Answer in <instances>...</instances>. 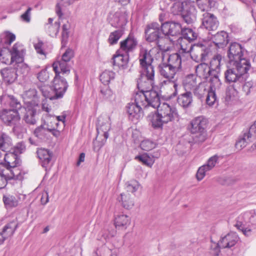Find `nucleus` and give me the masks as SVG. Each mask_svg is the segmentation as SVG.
I'll use <instances>...</instances> for the list:
<instances>
[{
	"instance_id": "obj_1",
	"label": "nucleus",
	"mask_w": 256,
	"mask_h": 256,
	"mask_svg": "<svg viewBox=\"0 0 256 256\" xmlns=\"http://www.w3.org/2000/svg\"><path fill=\"white\" fill-rule=\"evenodd\" d=\"M137 100H141L144 108L152 106L156 108V112L149 116L152 126L155 128H160L164 124L178 118L176 108L166 102H160V94L154 90L142 91L136 93Z\"/></svg>"
},
{
	"instance_id": "obj_2",
	"label": "nucleus",
	"mask_w": 256,
	"mask_h": 256,
	"mask_svg": "<svg viewBox=\"0 0 256 256\" xmlns=\"http://www.w3.org/2000/svg\"><path fill=\"white\" fill-rule=\"evenodd\" d=\"M180 34L182 37L180 46L182 52H190L192 58L196 62L206 61L210 58L212 50L208 42L202 40L193 45L191 44L190 42L196 40L198 34L190 28H183Z\"/></svg>"
},
{
	"instance_id": "obj_3",
	"label": "nucleus",
	"mask_w": 256,
	"mask_h": 256,
	"mask_svg": "<svg viewBox=\"0 0 256 256\" xmlns=\"http://www.w3.org/2000/svg\"><path fill=\"white\" fill-rule=\"evenodd\" d=\"M230 68H228L224 72L226 82L231 84L226 92V97L231 98L234 96L238 90L241 89L242 84L248 78V72L251 65L230 64Z\"/></svg>"
},
{
	"instance_id": "obj_4",
	"label": "nucleus",
	"mask_w": 256,
	"mask_h": 256,
	"mask_svg": "<svg viewBox=\"0 0 256 256\" xmlns=\"http://www.w3.org/2000/svg\"><path fill=\"white\" fill-rule=\"evenodd\" d=\"M55 72V76L53 80L52 89L50 87L43 86L40 90L43 96L50 100H57L63 98L68 85L66 78L62 76L61 70H58Z\"/></svg>"
},
{
	"instance_id": "obj_5",
	"label": "nucleus",
	"mask_w": 256,
	"mask_h": 256,
	"mask_svg": "<svg viewBox=\"0 0 256 256\" xmlns=\"http://www.w3.org/2000/svg\"><path fill=\"white\" fill-rule=\"evenodd\" d=\"M16 40V36L8 31L5 32L0 35V62L5 64H14L12 62V54L14 48L25 49L23 45L16 43L11 49L9 48L11 44Z\"/></svg>"
},
{
	"instance_id": "obj_6",
	"label": "nucleus",
	"mask_w": 256,
	"mask_h": 256,
	"mask_svg": "<svg viewBox=\"0 0 256 256\" xmlns=\"http://www.w3.org/2000/svg\"><path fill=\"white\" fill-rule=\"evenodd\" d=\"M234 226L246 236H250L252 230L256 227L255 210H252L242 214L238 217L236 222Z\"/></svg>"
},
{
	"instance_id": "obj_7",
	"label": "nucleus",
	"mask_w": 256,
	"mask_h": 256,
	"mask_svg": "<svg viewBox=\"0 0 256 256\" xmlns=\"http://www.w3.org/2000/svg\"><path fill=\"white\" fill-rule=\"evenodd\" d=\"M152 50H142L139 54V61L142 68V74L146 78L148 84L153 88L154 70L152 62L154 59L151 54Z\"/></svg>"
},
{
	"instance_id": "obj_8",
	"label": "nucleus",
	"mask_w": 256,
	"mask_h": 256,
	"mask_svg": "<svg viewBox=\"0 0 256 256\" xmlns=\"http://www.w3.org/2000/svg\"><path fill=\"white\" fill-rule=\"evenodd\" d=\"M208 123V120L204 116H197L191 120L188 130L191 134H196L194 138L195 142H202L206 140Z\"/></svg>"
},
{
	"instance_id": "obj_9",
	"label": "nucleus",
	"mask_w": 256,
	"mask_h": 256,
	"mask_svg": "<svg viewBox=\"0 0 256 256\" xmlns=\"http://www.w3.org/2000/svg\"><path fill=\"white\" fill-rule=\"evenodd\" d=\"M244 48L238 43H232L227 52L230 64L250 65V60L244 57Z\"/></svg>"
},
{
	"instance_id": "obj_10",
	"label": "nucleus",
	"mask_w": 256,
	"mask_h": 256,
	"mask_svg": "<svg viewBox=\"0 0 256 256\" xmlns=\"http://www.w3.org/2000/svg\"><path fill=\"white\" fill-rule=\"evenodd\" d=\"M146 40L149 42L154 43L159 48L162 49L160 44L165 38V36L162 31L161 26L156 22H153L146 25L145 30Z\"/></svg>"
},
{
	"instance_id": "obj_11",
	"label": "nucleus",
	"mask_w": 256,
	"mask_h": 256,
	"mask_svg": "<svg viewBox=\"0 0 256 256\" xmlns=\"http://www.w3.org/2000/svg\"><path fill=\"white\" fill-rule=\"evenodd\" d=\"M159 72L162 76L166 80H164L162 83L164 84H172L174 88V92L172 94L173 96H176L178 92L179 89L181 86L178 85L174 80V76L178 72V70L174 68L172 66H170L166 62H162L158 66Z\"/></svg>"
},
{
	"instance_id": "obj_12",
	"label": "nucleus",
	"mask_w": 256,
	"mask_h": 256,
	"mask_svg": "<svg viewBox=\"0 0 256 256\" xmlns=\"http://www.w3.org/2000/svg\"><path fill=\"white\" fill-rule=\"evenodd\" d=\"M110 129V118L106 115L100 116L98 118L96 124L97 136L96 139L100 140L98 146L102 147L109 136L108 132Z\"/></svg>"
},
{
	"instance_id": "obj_13",
	"label": "nucleus",
	"mask_w": 256,
	"mask_h": 256,
	"mask_svg": "<svg viewBox=\"0 0 256 256\" xmlns=\"http://www.w3.org/2000/svg\"><path fill=\"white\" fill-rule=\"evenodd\" d=\"M25 54V49L18 48L16 46L13 50L12 58V62H15L13 64L15 66L16 73L21 74L23 76H26L30 70L28 65L24 62Z\"/></svg>"
},
{
	"instance_id": "obj_14",
	"label": "nucleus",
	"mask_w": 256,
	"mask_h": 256,
	"mask_svg": "<svg viewBox=\"0 0 256 256\" xmlns=\"http://www.w3.org/2000/svg\"><path fill=\"white\" fill-rule=\"evenodd\" d=\"M74 56V52L72 50L68 48L62 54L60 60L54 62L52 64L53 70L57 72L58 70H61L62 74L68 75L70 73V66L68 62Z\"/></svg>"
},
{
	"instance_id": "obj_15",
	"label": "nucleus",
	"mask_w": 256,
	"mask_h": 256,
	"mask_svg": "<svg viewBox=\"0 0 256 256\" xmlns=\"http://www.w3.org/2000/svg\"><path fill=\"white\" fill-rule=\"evenodd\" d=\"M239 238L235 232H230L224 237H222L216 246L211 252L212 255L217 256L218 255L220 250V248H230L234 246L238 242Z\"/></svg>"
},
{
	"instance_id": "obj_16",
	"label": "nucleus",
	"mask_w": 256,
	"mask_h": 256,
	"mask_svg": "<svg viewBox=\"0 0 256 256\" xmlns=\"http://www.w3.org/2000/svg\"><path fill=\"white\" fill-rule=\"evenodd\" d=\"M222 56L217 54L210 60L209 68L212 73V76L210 78V82L213 83L214 86H220L221 82L219 78L220 72Z\"/></svg>"
},
{
	"instance_id": "obj_17",
	"label": "nucleus",
	"mask_w": 256,
	"mask_h": 256,
	"mask_svg": "<svg viewBox=\"0 0 256 256\" xmlns=\"http://www.w3.org/2000/svg\"><path fill=\"white\" fill-rule=\"evenodd\" d=\"M137 94L134 96V102L128 103L126 106V110L129 118L138 120L143 116L142 107L144 105L141 100H137Z\"/></svg>"
},
{
	"instance_id": "obj_18",
	"label": "nucleus",
	"mask_w": 256,
	"mask_h": 256,
	"mask_svg": "<svg viewBox=\"0 0 256 256\" xmlns=\"http://www.w3.org/2000/svg\"><path fill=\"white\" fill-rule=\"evenodd\" d=\"M256 139V120L252 124L248 130L244 132L242 136L236 142V146L237 148L242 149L250 142Z\"/></svg>"
},
{
	"instance_id": "obj_19",
	"label": "nucleus",
	"mask_w": 256,
	"mask_h": 256,
	"mask_svg": "<svg viewBox=\"0 0 256 256\" xmlns=\"http://www.w3.org/2000/svg\"><path fill=\"white\" fill-rule=\"evenodd\" d=\"M161 28L166 38V36H174L180 34L183 28L180 22L171 21L162 23Z\"/></svg>"
},
{
	"instance_id": "obj_20",
	"label": "nucleus",
	"mask_w": 256,
	"mask_h": 256,
	"mask_svg": "<svg viewBox=\"0 0 256 256\" xmlns=\"http://www.w3.org/2000/svg\"><path fill=\"white\" fill-rule=\"evenodd\" d=\"M28 102V105L25 108L26 112L23 120L28 125H34L38 118V116L39 107L38 104Z\"/></svg>"
},
{
	"instance_id": "obj_21",
	"label": "nucleus",
	"mask_w": 256,
	"mask_h": 256,
	"mask_svg": "<svg viewBox=\"0 0 256 256\" xmlns=\"http://www.w3.org/2000/svg\"><path fill=\"white\" fill-rule=\"evenodd\" d=\"M201 19L202 26L208 31L216 30L219 26L216 16L212 13L204 12Z\"/></svg>"
},
{
	"instance_id": "obj_22",
	"label": "nucleus",
	"mask_w": 256,
	"mask_h": 256,
	"mask_svg": "<svg viewBox=\"0 0 256 256\" xmlns=\"http://www.w3.org/2000/svg\"><path fill=\"white\" fill-rule=\"evenodd\" d=\"M2 122L8 126H12L20 120V117L18 110L10 109H4L0 114Z\"/></svg>"
},
{
	"instance_id": "obj_23",
	"label": "nucleus",
	"mask_w": 256,
	"mask_h": 256,
	"mask_svg": "<svg viewBox=\"0 0 256 256\" xmlns=\"http://www.w3.org/2000/svg\"><path fill=\"white\" fill-rule=\"evenodd\" d=\"M52 133L54 136L58 134L55 128H50L45 124L38 126L34 132V134L38 138L42 140H46L49 138L50 133Z\"/></svg>"
},
{
	"instance_id": "obj_24",
	"label": "nucleus",
	"mask_w": 256,
	"mask_h": 256,
	"mask_svg": "<svg viewBox=\"0 0 256 256\" xmlns=\"http://www.w3.org/2000/svg\"><path fill=\"white\" fill-rule=\"evenodd\" d=\"M4 170L9 180H21L24 178L26 172L22 170L20 164L10 166L9 168L4 167Z\"/></svg>"
},
{
	"instance_id": "obj_25",
	"label": "nucleus",
	"mask_w": 256,
	"mask_h": 256,
	"mask_svg": "<svg viewBox=\"0 0 256 256\" xmlns=\"http://www.w3.org/2000/svg\"><path fill=\"white\" fill-rule=\"evenodd\" d=\"M138 40L132 34H130L124 40L120 42V50L128 54L136 48Z\"/></svg>"
},
{
	"instance_id": "obj_26",
	"label": "nucleus",
	"mask_w": 256,
	"mask_h": 256,
	"mask_svg": "<svg viewBox=\"0 0 256 256\" xmlns=\"http://www.w3.org/2000/svg\"><path fill=\"white\" fill-rule=\"evenodd\" d=\"M120 50H118L116 54L112 57V62L114 66H118L122 70L127 68L128 61V54H120Z\"/></svg>"
},
{
	"instance_id": "obj_27",
	"label": "nucleus",
	"mask_w": 256,
	"mask_h": 256,
	"mask_svg": "<svg viewBox=\"0 0 256 256\" xmlns=\"http://www.w3.org/2000/svg\"><path fill=\"white\" fill-rule=\"evenodd\" d=\"M4 162H1L0 166H4V167L9 168L10 166H16L21 164V160L19 156L12 151L7 152L4 154Z\"/></svg>"
},
{
	"instance_id": "obj_28",
	"label": "nucleus",
	"mask_w": 256,
	"mask_h": 256,
	"mask_svg": "<svg viewBox=\"0 0 256 256\" xmlns=\"http://www.w3.org/2000/svg\"><path fill=\"white\" fill-rule=\"evenodd\" d=\"M212 40L217 48H223L229 42L228 34L224 30L218 32L212 36Z\"/></svg>"
},
{
	"instance_id": "obj_29",
	"label": "nucleus",
	"mask_w": 256,
	"mask_h": 256,
	"mask_svg": "<svg viewBox=\"0 0 256 256\" xmlns=\"http://www.w3.org/2000/svg\"><path fill=\"white\" fill-rule=\"evenodd\" d=\"M0 100L2 104L6 106H9L12 108V110L18 111L22 108L20 102L13 96L3 94L0 98Z\"/></svg>"
},
{
	"instance_id": "obj_30",
	"label": "nucleus",
	"mask_w": 256,
	"mask_h": 256,
	"mask_svg": "<svg viewBox=\"0 0 256 256\" xmlns=\"http://www.w3.org/2000/svg\"><path fill=\"white\" fill-rule=\"evenodd\" d=\"M176 100L178 104L184 109L190 108L193 102L192 93L190 91L185 90V92L178 96Z\"/></svg>"
},
{
	"instance_id": "obj_31",
	"label": "nucleus",
	"mask_w": 256,
	"mask_h": 256,
	"mask_svg": "<svg viewBox=\"0 0 256 256\" xmlns=\"http://www.w3.org/2000/svg\"><path fill=\"white\" fill-rule=\"evenodd\" d=\"M204 62H198L202 63L196 66V72L199 77L207 79L208 80V83H210V78L213 76L212 73L209 68V66L205 63Z\"/></svg>"
},
{
	"instance_id": "obj_32",
	"label": "nucleus",
	"mask_w": 256,
	"mask_h": 256,
	"mask_svg": "<svg viewBox=\"0 0 256 256\" xmlns=\"http://www.w3.org/2000/svg\"><path fill=\"white\" fill-rule=\"evenodd\" d=\"M37 154L42 167L46 168L52 160V152L46 148H38Z\"/></svg>"
},
{
	"instance_id": "obj_33",
	"label": "nucleus",
	"mask_w": 256,
	"mask_h": 256,
	"mask_svg": "<svg viewBox=\"0 0 256 256\" xmlns=\"http://www.w3.org/2000/svg\"><path fill=\"white\" fill-rule=\"evenodd\" d=\"M17 226L13 222L6 224L0 232V245L2 244L4 240L9 237L12 236L14 233Z\"/></svg>"
},
{
	"instance_id": "obj_34",
	"label": "nucleus",
	"mask_w": 256,
	"mask_h": 256,
	"mask_svg": "<svg viewBox=\"0 0 256 256\" xmlns=\"http://www.w3.org/2000/svg\"><path fill=\"white\" fill-rule=\"evenodd\" d=\"M110 22L114 27H122L127 23L126 15L121 12H116L112 16Z\"/></svg>"
},
{
	"instance_id": "obj_35",
	"label": "nucleus",
	"mask_w": 256,
	"mask_h": 256,
	"mask_svg": "<svg viewBox=\"0 0 256 256\" xmlns=\"http://www.w3.org/2000/svg\"><path fill=\"white\" fill-rule=\"evenodd\" d=\"M0 74L4 80L8 84L14 82L18 76L16 68L11 67H8L1 70Z\"/></svg>"
},
{
	"instance_id": "obj_36",
	"label": "nucleus",
	"mask_w": 256,
	"mask_h": 256,
	"mask_svg": "<svg viewBox=\"0 0 256 256\" xmlns=\"http://www.w3.org/2000/svg\"><path fill=\"white\" fill-rule=\"evenodd\" d=\"M180 53H183L181 49L179 50V52L170 54L168 60V63H166L170 66H172L178 71H179L182 68V58L180 55Z\"/></svg>"
},
{
	"instance_id": "obj_37",
	"label": "nucleus",
	"mask_w": 256,
	"mask_h": 256,
	"mask_svg": "<svg viewBox=\"0 0 256 256\" xmlns=\"http://www.w3.org/2000/svg\"><path fill=\"white\" fill-rule=\"evenodd\" d=\"M210 83L207 82H198V85L194 89L193 92L198 98H202L205 94L210 91Z\"/></svg>"
},
{
	"instance_id": "obj_38",
	"label": "nucleus",
	"mask_w": 256,
	"mask_h": 256,
	"mask_svg": "<svg viewBox=\"0 0 256 256\" xmlns=\"http://www.w3.org/2000/svg\"><path fill=\"white\" fill-rule=\"evenodd\" d=\"M183 86L186 91L193 90L198 86V82L196 75L192 74L187 76L183 80Z\"/></svg>"
},
{
	"instance_id": "obj_39",
	"label": "nucleus",
	"mask_w": 256,
	"mask_h": 256,
	"mask_svg": "<svg viewBox=\"0 0 256 256\" xmlns=\"http://www.w3.org/2000/svg\"><path fill=\"white\" fill-rule=\"evenodd\" d=\"M12 140L7 134L0 132V150L4 152H7L12 146Z\"/></svg>"
},
{
	"instance_id": "obj_40",
	"label": "nucleus",
	"mask_w": 256,
	"mask_h": 256,
	"mask_svg": "<svg viewBox=\"0 0 256 256\" xmlns=\"http://www.w3.org/2000/svg\"><path fill=\"white\" fill-rule=\"evenodd\" d=\"M182 18L188 24L193 23L196 20V10L194 6H190L182 14Z\"/></svg>"
},
{
	"instance_id": "obj_41",
	"label": "nucleus",
	"mask_w": 256,
	"mask_h": 256,
	"mask_svg": "<svg viewBox=\"0 0 256 256\" xmlns=\"http://www.w3.org/2000/svg\"><path fill=\"white\" fill-rule=\"evenodd\" d=\"M118 199L121 202L122 206L126 209H131L134 206V200L130 194H121Z\"/></svg>"
},
{
	"instance_id": "obj_42",
	"label": "nucleus",
	"mask_w": 256,
	"mask_h": 256,
	"mask_svg": "<svg viewBox=\"0 0 256 256\" xmlns=\"http://www.w3.org/2000/svg\"><path fill=\"white\" fill-rule=\"evenodd\" d=\"M2 200L7 209L17 206L18 203V199L14 196L8 194L3 195Z\"/></svg>"
},
{
	"instance_id": "obj_43",
	"label": "nucleus",
	"mask_w": 256,
	"mask_h": 256,
	"mask_svg": "<svg viewBox=\"0 0 256 256\" xmlns=\"http://www.w3.org/2000/svg\"><path fill=\"white\" fill-rule=\"evenodd\" d=\"M130 218L126 214L118 215L114 218V225L116 228H126L130 224Z\"/></svg>"
},
{
	"instance_id": "obj_44",
	"label": "nucleus",
	"mask_w": 256,
	"mask_h": 256,
	"mask_svg": "<svg viewBox=\"0 0 256 256\" xmlns=\"http://www.w3.org/2000/svg\"><path fill=\"white\" fill-rule=\"evenodd\" d=\"M210 83V91L207 94L206 98V103L210 106L214 105L216 100V90L220 86H214L213 83Z\"/></svg>"
},
{
	"instance_id": "obj_45",
	"label": "nucleus",
	"mask_w": 256,
	"mask_h": 256,
	"mask_svg": "<svg viewBox=\"0 0 256 256\" xmlns=\"http://www.w3.org/2000/svg\"><path fill=\"white\" fill-rule=\"evenodd\" d=\"M190 4H187L186 2H183L182 0L176 1L173 4L172 11L174 14H178L180 12H182L183 14L185 12L186 9L188 8Z\"/></svg>"
},
{
	"instance_id": "obj_46",
	"label": "nucleus",
	"mask_w": 256,
	"mask_h": 256,
	"mask_svg": "<svg viewBox=\"0 0 256 256\" xmlns=\"http://www.w3.org/2000/svg\"><path fill=\"white\" fill-rule=\"evenodd\" d=\"M115 73L112 70H106L100 75V80L104 85H108L115 78Z\"/></svg>"
},
{
	"instance_id": "obj_47",
	"label": "nucleus",
	"mask_w": 256,
	"mask_h": 256,
	"mask_svg": "<svg viewBox=\"0 0 256 256\" xmlns=\"http://www.w3.org/2000/svg\"><path fill=\"white\" fill-rule=\"evenodd\" d=\"M45 29L46 32L52 36H56L59 32L60 28V22H56L53 24H46Z\"/></svg>"
},
{
	"instance_id": "obj_48",
	"label": "nucleus",
	"mask_w": 256,
	"mask_h": 256,
	"mask_svg": "<svg viewBox=\"0 0 256 256\" xmlns=\"http://www.w3.org/2000/svg\"><path fill=\"white\" fill-rule=\"evenodd\" d=\"M100 96L104 100H110L114 98V93L107 85L100 87Z\"/></svg>"
},
{
	"instance_id": "obj_49",
	"label": "nucleus",
	"mask_w": 256,
	"mask_h": 256,
	"mask_svg": "<svg viewBox=\"0 0 256 256\" xmlns=\"http://www.w3.org/2000/svg\"><path fill=\"white\" fill-rule=\"evenodd\" d=\"M24 100L26 104V106L28 105V102L31 104H36L33 102V99L36 96V91L34 89H30L26 91L23 94Z\"/></svg>"
},
{
	"instance_id": "obj_50",
	"label": "nucleus",
	"mask_w": 256,
	"mask_h": 256,
	"mask_svg": "<svg viewBox=\"0 0 256 256\" xmlns=\"http://www.w3.org/2000/svg\"><path fill=\"white\" fill-rule=\"evenodd\" d=\"M123 34L122 30H118L111 32L108 38V42L110 45L116 44Z\"/></svg>"
},
{
	"instance_id": "obj_51",
	"label": "nucleus",
	"mask_w": 256,
	"mask_h": 256,
	"mask_svg": "<svg viewBox=\"0 0 256 256\" xmlns=\"http://www.w3.org/2000/svg\"><path fill=\"white\" fill-rule=\"evenodd\" d=\"M76 0H61L60 2H58L56 4V12L60 18L63 15L61 6H68L72 4Z\"/></svg>"
},
{
	"instance_id": "obj_52",
	"label": "nucleus",
	"mask_w": 256,
	"mask_h": 256,
	"mask_svg": "<svg viewBox=\"0 0 256 256\" xmlns=\"http://www.w3.org/2000/svg\"><path fill=\"white\" fill-rule=\"evenodd\" d=\"M212 1L210 0H199L197 2L198 8L204 12H208L212 7Z\"/></svg>"
},
{
	"instance_id": "obj_53",
	"label": "nucleus",
	"mask_w": 256,
	"mask_h": 256,
	"mask_svg": "<svg viewBox=\"0 0 256 256\" xmlns=\"http://www.w3.org/2000/svg\"><path fill=\"white\" fill-rule=\"evenodd\" d=\"M135 159L142 162L144 165L148 166H152L154 164L153 160L147 154L137 156L135 157Z\"/></svg>"
},
{
	"instance_id": "obj_54",
	"label": "nucleus",
	"mask_w": 256,
	"mask_h": 256,
	"mask_svg": "<svg viewBox=\"0 0 256 256\" xmlns=\"http://www.w3.org/2000/svg\"><path fill=\"white\" fill-rule=\"evenodd\" d=\"M126 190L128 192L134 193L140 188V184L136 180H131L126 183Z\"/></svg>"
},
{
	"instance_id": "obj_55",
	"label": "nucleus",
	"mask_w": 256,
	"mask_h": 256,
	"mask_svg": "<svg viewBox=\"0 0 256 256\" xmlns=\"http://www.w3.org/2000/svg\"><path fill=\"white\" fill-rule=\"evenodd\" d=\"M140 146L144 150L149 151L154 148L156 146V144L152 140L147 139L143 140L141 142Z\"/></svg>"
},
{
	"instance_id": "obj_56",
	"label": "nucleus",
	"mask_w": 256,
	"mask_h": 256,
	"mask_svg": "<svg viewBox=\"0 0 256 256\" xmlns=\"http://www.w3.org/2000/svg\"><path fill=\"white\" fill-rule=\"evenodd\" d=\"M8 180H9V179L7 178V175L4 170V168H3V166H0V189L6 187Z\"/></svg>"
},
{
	"instance_id": "obj_57",
	"label": "nucleus",
	"mask_w": 256,
	"mask_h": 256,
	"mask_svg": "<svg viewBox=\"0 0 256 256\" xmlns=\"http://www.w3.org/2000/svg\"><path fill=\"white\" fill-rule=\"evenodd\" d=\"M218 156L217 155H214L210 157L207 162L206 164H204V166L208 170H211L216 166L218 162Z\"/></svg>"
},
{
	"instance_id": "obj_58",
	"label": "nucleus",
	"mask_w": 256,
	"mask_h": 256,
	"mask_svg": "<svg viewBox=\"0 0 256 256\" xmlns=\"http://www.w3.org/2000/svg\"><path fill=\"white\" fill-rule=\"evenodd\" d=\"M26 150V145L22 142H18L14 146L12 152L16 153L18 156L23 153Z\"/></svg>"
},
{
	"instance_id": "obj_59",
	"label": "nucleus",
	"mask_w": 256,
	"mask_h": 256,
	"mask_svg": "<svg viewBox=\"0 0 256 256\" xmlns=\"http://www.w3.org/2000/svg\"><path fill=\"white\" fill-rule=\"evenodd\" d=\"M208 170L207 168L204 166V165L200 166L198 170L196 176V178L198 181L202 180L204 176H206V172Z\"/></svg>"
},
{
	"instance_id": "obj_60",
	"label": "nucleus",
	"mask_w": 256,
	"mask_h": 256,
	"mask_svg": "<svg viewBox=\"0 0 256 256\" xmlns=\"http://www.w3.org/2000/svg\"><path fill=\"white\" fill-rule=\"evenodd\" d=\"M253 86V83L251 81L246 80L242 84L241 88L245 92L246 95H248L250 92V89Z\"/></svg>"
},
{
	"instance_id": "obj_61",
	"label": "nucleus",
	"mask_w": 256,
	"mask_h": 256,
	"mask_svg": "<svg viewBox=\"0 0 256 256\" xmlns=\"http://www.w3.org/2000/svg\"><path fill=\"white\" fill-rule=\"evenodd\" d=\"M48 78V74L46 70H42L38 74V78L41 82H44Z\"/></svg>"
},
{
	"instance_id": "obj_62",
	"label": "nucleus",
	"mask_w": 256,
	"mask_h": 256,
	"mask_svg": "<svg viewBox=\"0 0 256 256\" xmlns=\"http://www.w3.org/2000/svg\"><path fill=\"white\" fill-rule=\"evenodd\" d=\"M32 8L29 7L27 10L21 16L22 20L26 22H29L30 20V12Z\"/></svg>"
},
{
	"instance_id": "obj_63",
	"label": "nucleus",
	"mask_w": 256,
	"mask_h": 256,
	"mask_svg": "<svg viewBox=\"0 0 256 256\" xmlns=\"http://www.w3.org/2000/svg\"><path fill=\"white\" fill-rule=\"evenodd\" d=\"M43 42L42 41H38V42L34 44V47L36 52L40 54L44 55V52L42 49Z\"/></svg>"
},
{
	"instance_id": "obj_64",
	"label": "nucleus",
	"mask_w": 256,
	"mask_h": 256,
	"mask_svg": "<svg viewBox=\"0 0 256 256\" xmlns=\"http://www.w3.org/2000/svg\"><path fill=\"white\" fill-rule=\"evenodd\" d=\"M42 108L44 111H45L47 112L46 115L48 116L52 117L54 116L52 114H50L52 109L50 106H49L48 104H46L44 100H43L42 104Z\"/></svg>"
}]
</instances>
